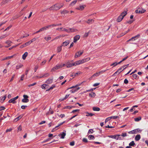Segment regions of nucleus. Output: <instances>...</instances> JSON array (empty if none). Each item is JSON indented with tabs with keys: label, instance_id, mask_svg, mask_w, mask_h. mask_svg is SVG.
<instances>
[{
	"label": "nucleus",
	"instance_id": "f257e3e1",
	"mask_svg": "<svg viewBox=\"0 0 148 148\" xmlns=\"http://www.w3.org/2000/svg\"><path fill=\"white\" fill-rule=\"evenodd\" d=\"M127 12L126 11H125L122 12L117 18L116 19V21L118 22H121L123 19V18L127 14Z\"/></svg>",
	"mask_w": 148,
	"mask_h": 148
},
{
	"label": "nucleus",
	"instance_id": "f03ea898",
	"mask_svg": "<svg viewBox=\"0 0 148 148\" xmlns=\"http://www.w3.org/2000/svg\"><path fill=\"white\" fill-rule=\"evenodd\" d=\"M72 88H73V89L70 90V92L72 93H75L80 88V87H78L77 85L76 86H73L69 88L71 89Z\"/></svg>",
	"mask_w": 148,
	"mask_h": 148
},
{
	"label": "nucleus",
	"instance_id": "7ed1b4c3",
	"mask_svg": "<svg viewBox=\"0 0 148 148\" xmlns=\"http://www.w3.org/2000/svg\"><path fill=\"white\" fill-rule=\"evenodd\" d=\"M78 61H77L74 63H71L70 62H68L66 63V67L67 68H70L73 66H76L79 65L78 64Z\"/></svg>",
	"mask_w": 148,
	"mask_h": 148
},
{
	"label": "nucleus",
	"instance_id": "20e7f679",
	"mask_svg": "<svg viewBox=\"0 0 148 148\" xmlns=\"http://www.w3.org/2000/svg\"><path fill=\"white\" fill-rule=\"evenodd\" d=\"M62 31H65L68 33L76 32L77 31V30L74 28H69L67 29L65 28H63Z\"/></svg>",
	"mask_w": 148,
	"mask_h": 148
},
{
	"label": "nucleus",
	"instance_id": "39448f33",
	"mask_svg": "<svg viewBox=\"0 0 148 148\" xmlns=\"http://www.w3.org/2000/svg\"><path fill=\"white\" fill-rule=\"evenodd\" d=\"M62 6V5L61 4H57L51 6V8L53 9H59L61 8Z\"/></svg>",
	"mask_w": 148,
	"mask_h": 148
},
{
	"label": "nucleus",
	"instance_id": "423d86ee",
	"mask_svg": "<svg viewBox=\"0 0 148 148\" xmlns=\"http://www.w3.org/2000/svg\"><path fill=\"white\" fill-rule=\"evenodd\" d=\"M62 68V64H57L51 70V71H54Z\"/></svg>",
	"mask_w": 148,
	"mask_h": 148
},
{
	"label": "nucleus",
	"instance_id": "0eeeda50",
	"mask_svg": "<svg viewBox=\"0 0 148 148\" xmlns=\"http://www.w3.org/2000/svg\"><path fill=\"white\" fill-rule=\"evenodd\" d=\"M90 58H86L82 59L81 60H79L78 61V64L79 65L84 63L86 62H87L90 60Z\"/></svg>",
	"mask_w": 148,
	"mask_h": 148
},
{
	"label": "nucleus",
	"instance_id": "6e6552de",
	"mask_svg": "<svg viewBox=\"0 0 148 148\" xmlns=\"http://www.w3.org/2000/svg\"><path fill=\"white\" fill-rule=\"evenodd\" d=\"M24 98L22 99V101L23 103H27L29 102V100L28 99V96L26 95H23Z\"/></svg>",
	"mask_w": 148,
	"mask_h": 148
},
{
	"label": "nucleus",
	"instance_id": "1a4fd4ad",
	"mask_svg": "<svg viewBox=\"0 0 148 148\" xmlns=\"http://www.w3.org/2000/svg\"><path fill=\"white\" fill-rule=\"evenodd\" d=\"M18 98V96H17L16 97L12 98L10 99L9 101V102L10 103H15V101Z\"/></svg>",
	"mask_w": 148,
	"mask_h": 148
},
{
	"label": "nucleus",
	"instance_id": "9d476101",
	"mask_svg": "<svg viewBox=\"0 0 148 148\" xmlns=\"http://www.w3.org/2000/svg\"><path fill=\"white\" fill-rule=\"evenodd\" d=\"M70 42L69 40H67L65 42H63L61 46L62 47H65L68 45L70 43Z\"/></svg>",
	"mask_w": 148,
	"mask_h": 148
},
{
	"label": "nucleus",
	"instance_id": "9b49d317",
	"mask_svg": "<svg viewBox=\"0 0 148 148\" xmlns=\"http://www.w3.org/2000/svg\"><path fill=\"white\" fill-rule=\"evenodd\" d=\"M83 53V51H82L81 52L78 51L77 53L75 55V58H77L78 57L80 56L81 55H82Z\"/></svg>",
	"mask_w": 148,
	"mask_h": 148
},
{
	"label": "nucleus",
	"instance_id": "f8f14e48",
	"mask_svg": "<svg viewBox=\"0 0 148 148\" xmlns=\"http://www.w3.org/2000/svg\"><path fill=\"white\" fill-rule=\"evenodd\" d=\"M80 38V36L79 35H77L74 38L73 42H76Z\"/></svg>",
	"mask_w": 148,
	"mask_h": 148
},
{
	"label": "nucleus",
	"instance_id": "ddd939ff",
	"mask_svg": "<svg viewBox=\"0 0 148 148\" xmlns=\"http://www.w3.org/2000/svg\"><path fill=\"white\" fill-rule=\"evenodd\" d=\"M66 135V134L64 132L61 133L60 134L58 135V136L60 137L62 139H64V138L65 136Z\"/></svg>",
	"mask_w": 148,
	"mask_h": 148
},
{
	"label": "nucleus",
	"instance_id": "4468645a",
	"mask_svg": "<svg viewBox=\"0 0 148 148\" xmlns=\"http://www.w3.org/2000/svg\"><path fill=\"white\" fill-rule=\"evenodd\" d=\"M146 11V10H136L135 12L136 13L142 14L145 12Z\"/></svg>",
	"mask_w": 148,
	"mask_h": 148
},
{
	"label": "nucleus",
	"instance_id": "2eb2a0df",
	"mask_svg": "<svg viewBox=\"0 0 148 148\" xmlns=\"http://www.w3.org/2000/svg\"><path fill=\"white\" fill-rule=\"evenodd\" d=\"M49 86L46 84H44L41 85V87L42 89H45L46 88L49 89Z\"/></svg>",
	"mask_w": 148,
	"mask_h": 148
},
{
	"label": "nucleus",
	"instance_id": "dca6fc26",
	"mask_svg": "<svg viewBox=\"0 0 148 148\" xmlns=\"http://www.w3.org/2000/svg\"><path fill=\"white\" fill-rule=\"evenodd\" d=\"M100 74L99 72H97L93 74L90 77L91 78H92L93 77H98L100 75Z\"/></svg>",
	"mask_w": 148,
	"mask_h": 148
},
{
	"label": "nucleus",
	"instance_id": "f3484780",
	"mask_svg": "<svg viewBox=\"0 0 148 148\" xmlns=\"http://www.w3.org/2000/svg\"><path fill=\"white\" fill-rule=\"evenodd\" d=\"M108 137H109L112 138H114L116 140H118V138H117V135H111L108 136Z\"/></svg>",
	"mask_w": 148,
	"mask_h": 148
},
{
	"label": "nucleus",
	"instance_id": "a211bd4d",
	"mask_svg": "<svg viewBox=\"0 0 148 148\" xmlns=\"http://www.w3.org/2000/svg\"><path fill=\"white\" fill-rule=\"evenodd\" d=\"M81 73V72L80 71H78L76 73H73L71 75V77H74L76 76L77 75L80 74Z\"/></svg>",
	"mask_w": 148,
	"mask_h": 148
},
{
	"label": "nucleus",
	"instance_id": "6ab92c4d",
	"mask_svg": "<svg viewBox=\"0 0 148 148\" xmlns=\"http://www.w3.org/2000/svg\"><path fill=\"white\" fill-rule=\"evenodd\" d=\"M62 46L61 45L60 46L58 47H57V51L58 53L60 52L61 51L62 49Z\"/></svg>",
	"mask_w": 148,
	"mask_h": 148
},
{
	"label": "nucleus",
	"instance_id": "aec40b11",
	"mask_svg": "<svg viewBox=\"0 0 148 148\" xmlns=\"http://www.w3.org/2000/svg\"><path fill=\"white\" fill-rule=\"evenodd\" d=\"M140 138V134H138L136 135L135 137V140L136 141L139 140Z\"/></svg>",
	"mask_w": 148,
	"mask_h": 148
},
{
	"label": "nucleus",
	"instance_id": "412c9836",
	"mask_svg": "<svg viewBox=\"0 0 148 148\" xmlns=\"http://www.w3.org/2000/svg\"><path fill=\"white\" fill-rule=\"evenodd\" d=\"M53 82L52 79H49L46 82V83L48 84H50Z\"/></svg>",
	"mask_w": 148,
	"mask_h": 148
},
{
	"label": "nucleus",
	"instance_id": "4be33fe9",
	"mask_svg": "<svg viewBox=\"0 0 148 148\" xmlns=\"http://www.w3.org/2000/svg\"><path fill=\"white\" fill-rule=\"evenodd\" d=\"M28 55V53L27 52H25V53L22 56V58L23 60H25L26 57Z\"/></svg>",
	"mask_w": 148,
	"mask_h": 148
},
{
	"label": "nucleus",
	"instance_id": "5701e85b",
	"mask_svg": "<svg viewBox=\"0 0 148 148\" xmlns=\"http://www.w3.org/2000/svg\"><path fill=\"white\" fill-rule=\"evenodd\" d=\"M68 12L66 10H63L61 11V13L62 15H65L68 13Z\"/></svg>",
	"mask_w": 148,
	"mask_h": 148
},
{
	"label": "nucleus",
	"instance_id": "b1692460",
	"mask_svg": "<svg viewBox=\"0 0 148 148\" xmlns=\"http://www.w3.org/2000/svg\"><path fill=\"white\" fill-rule=\"evenodd\" d=\"M94 21V20L92 19H88L86 22L88 24L92 23Z\"/></svg>",
	"mask_w": 148,
	"mask_h": 148
},
{
	"label": "nucleus",
	"instance_id": "393cba45",
	"mask_svg": "<svg viewBox=\"0 0 148 148\" xmlns=\"http://www.w3.org/2000/svg\"><path fill=\"white\" fill-rule=\"evenodd\" d=\"M134 134L138 133L139 132H140L141 130L139 129H137L134 130Z\"/></svg>",
	"mask_w": 148,
	"mask_h": 148
},
{
	"label": "nucleus",
	"instance_id": "a878e982",
	"mask_svg": "<svg viewBox=\"0 0 148 148\" xmlns=\"http://www.w3.org/2000/svg\"><path fill=\"white\" fill-rule=\"evenodd\" d=\"M49 28L48 26L43 27L40 29V31L41 32L46 30L47 29Z\"/></svg>",
	"mask_w": 148,
	"mask_h": 148
},
{
	"label": "nucleus",
	"instance_id": "bb28decb",
	"mask_svg": "<svg viewBox=\"0 0 148 148\" xmlns=\"http://www.w3.org/2000/svg\"><path fill=\"white\" fill-rule=\"evenodd\" d=\"M13 57V56H8L5 57V58H3L2 59V60H8L9 59L12 58Z\"/></svg>",
	"mask_w": 148,
	"mask_h": 148
},
{
	"label": "nucleus",
	"instance_id": "cd10ccee",
	"mask_svg": "<svg viewBox=\"0 0 148 148\" xmlns=\"http://www.w3.org/2000/svg\"><path fill=\"white\" fill-rule=\"evenodd\" d=\"M9 1H10L9 0H3L2 2L1 3V5L5 4Z\"/></svg>",
	"mask_w": 148,
	"mask_h": 148
},
{
	"label": "nucleus",
	"instance_id": "c85d7f7f",
	"mask_svg": "<svg viewBox=\"0 0 148 148\" xmlns=\"http://www.w3.org/2000/svg\"><path fill=\"white\" fill-rule=\"evenodd\" d=\"M9 35V34H5L2 35L0 37V38L1 39H3V38H5L6 37H7V36H8Z\"/></svg>",
	"mask_w": 148,
	"mask_h": 148
},
{
	"label": "nucleus",
	"instance_id": "c756f323",
	"mask_svg": "<svg viewBox=\"0 0 148 148\" xmlns=\"http://www.w3.org/2000/svg\"><path fill=\"white\" fill-rule=\"evenodd\" d=\"M117 136L118 140H121L123 139V138L121 134H118Z\"/></svg>",
	"mask_w": 148,
	"mask_h": 148
},
{
	"label": "nucleus",
	"instance_id": "7c9ffc66",
	"mask_svg": "<svg viewBox=\"0 0 148 148\" xmlns=\"http://www.w3.org/2000/svg\"><path fill=\"white\" fill-rule=\"evenodd\" d=\"M23 66V65L21 64L17 65L16 66V69H18L19 68H21Z\"/></svg>",
	"mask_w": 148,
	"mask_h": 148
},
{
	"label": "nucleus",
	"instance_id": "2f4dec72",
	"mask_svg": "<svg viewBox=\"0 0 148 148\" xmlns=\"http://www.w3.org/2000/svg\"><path fill=\"white\" fill-rule=\"evenodd\" d=\"M93 110L94 111H99L100 109L98 107H94L93 108Z\"/></svg>",
	"mask_w": 148,
	"mask_h": 148
},
{
	"label": "nucleus",
	"instance_id": "473e14b6",
	"mask_svg": "<svg viewBox=\"0 0 148 148\" xmlns=\"http://www.w3.org/2000/svg\"><path fill=\"white\" fill-rule=\"evenodd\" d=\"M5 43L8 45V46H5L6 47H8L9 46H10L11 45V42L9 41H7L5 42Z\"/></svg>",
	"mask_w": 148,
	"mask_h": 148
},
{
	"label": "nucleus",
	"instance_id": "72a5a7b5",
	"mask_svg": "<svg viewBox=\"0 0 148 148\" xmlns=\"http://www.w3.org/2000/svg\"><path fill=\"white\" fill-rule=\"evenodd\" d=\"M77 1V0H75L74 1H73L70 4L71 6H72L75 4Z\"/></svg>",
	"mask_w": 148,
	"mask_h": 148
},
{
	"label": "nucleus",
	"instance_id": "f704fd0d",
	"mask_svg": "<svg viewBox=\"0 0 148 148\" xmlns=\"http://www.w3.org/2000/svg\"><path fill=\"white\" fill-rule=\"evenodd\" d=\"M47 62V60H44L40 64V66H42L45 64L46 62Z\"/></svg>",
	"mask_w": 148,
	"mask_h": 148
},
{
	"label": "nucleus",
	"instance_id": "c9c22d12",
	"mask_svg": "<svg viewBox=\"0 0 148 148\" xmlns=\"http://www.w3.org/2000/svg\"><path fill=\"white\" fill-rule=\"evenodd\" d=\"M49 75V74L48 73H46V74H45L43 76L39 77H38V78H42V77H47Z\"/></svg>",
	"mask_w": 148,
	"mask_h": 148
},
{
	"label": "nucleus",
	"instance_id": "e433bc0d",
	"mask_svg": "<svg viewBox=\"0 0 148 148\" xmlns=\"http://www.w3.org/2000/svg\"><path fill=\"white\" fill-rule=\"evenodd\" d=\"M141 117H139L138 118H136L134 119V120L136 122H138L141 120Z\"/></svg>",
	"mask_w": 148,
	"mask_h": 148
},
{
	"label": "nucleus",
	"instance_id": "4c0bfd02",
	"mask_svg": "<svg viewBox=\"0 0 148 148\" xmlns=\"http://www.w3.org/2000/svg\"><path fill=\"white\" fill-rule=\"evenodd\" d=\"M55 85H53L50 88L47 90H46V91H48L49 90H50L52 89L53 88H55Z\"/></svg>",
	"mask_w": 148,
	"mask_h": 148
},
{
	"label": "nucleus",
	"instance_id": "58836bf2",
	"mask_svg": "<svg viewBox=\"0 0 148 148\" xmlns=\"http://www.w3.org/2000/svg\"><path fill=\"white\" fill-rule=\"evenodd\" d=\"M51 38V37L49 36H48L47 37H45L44 38V39L47 41L50 40Z\"/></svg>",
	"mask_w": 148,
	"mask_h": 148
},
{
	"label": "nucleus",
	"instance_id": "ea45409f",
	"mask_svg": "<svg viewBox=\"0 0 148 148\" xmlns=\"http://www.w3.org/2000/svg\"><path fill=\"white\" fill-rule=\"evenodd\" d=\"M69 95H66L65 97L64 98H63V99H62L60 100H61V101H62L64 100H65L66 99L69 97Z\"/></svg>",
	"mask_w": 148,
	"mask_h": 148
},
{
	"label": "nucleus",
	"instance_id": "a19ab883",
	"mask_svg": "<svg viewBox=\"0 0 148 148\" xmlns=\"http://www.w3.org/2000/svg\"><path fill=\"white\" fill-rule=\"evenodd\" d=\"M135 145V143L134 141H132L129 144L130 146H133Z\"/></svg>",
	"mask_w": 148,
	"mask_h": 148
},
{
	"label": "nucleus",
	"instance_id": "79ce46f5",
	"mask_svg": "<svg viewBox=\"0 0 148 148\" xmlns=\"http://www.w3.org/2000/svg\"><path fill=\"white\" fill-rule=\"evenodd\" d=\"M88 138L90 139H92L95 138L94 136L92 135H90L88 136Z\"/></svg>",
	"mask_w": 148,
	"mask_h": 148
},
{
	"label": "nucleus",
	"instance_id": "37998d69",
	"mask_svg": "<svg viewBox=\"0 0 148 148\" xmlns=\"http://www.w3.org/2000/svg\"><path fill=\"white\" fill-rule=\"evenodd\" d=\"M94 115V114L92 113H87V114L86 115V116H92Z\"/></svg>",
	"mask_w": 148,
	"mask_h": 148
},
{
	"label": "nucleus",
	"instance_id": "c03bdc74",
	"mask_svg": "<svg viewBox=\"0 0 148 148\" xmlns=\"http://www.w3.org/2000/svg\"><path fill=\"white\" fill-rule=\"evenodd\" d=\"M22 117V116H19L18 117H17L15 119L14 121H17L18 120L20 119Z\"/></svg>",
	"mask_w": 148,
	"mask_h": 148
},
{
	"label": "nucleus",
	"instance_id": "a18cd8bd",
	"mask_svg": "<svg viewBox=\"0 0 148 148\" xmlns=\"http://www.w3.org/2000/svg\"><path fill=\"white\" fill-rule=\"evenodd\" d=\"M123 138L127 136V134L126 133H123L121 134Z\"/></svg>",
	"mask_w": 148,
	"mask_h": 148
},
{
	"label": "nucleus",
	"instance_id": "49530a36",
	"mask_svg": "<svg viewBox=\"0 0 148 148\" xmlns=\"http://www.w3.org/2000/svg\"><path fill=\"white\" fill-rule=\"evenodd\" d=\"M122 71H117L116 72H115L113 75V76H115V75L116 74H119L121 72H122Z\"/></svg>",
	"mask_w": 148,
	"mask_h": 148
},
{
	"label": "nucleus",
	"instance_id": "de8ad7c7",
	"mask_svg": "<svg viewBox=\"0 0 148 148\" xmlns=\"http://www.w3.org/2000/svg\"><path fill=\"white\" fill-rule=\"evenodd\" d=\"M95 94L94 93L91 92L90 94V95L92 97H94L95 96Z\"/></svg>",
	"mask_w": 148,
	"mask_h": 148
},
{
	"label": "nucleus",
	"instance_id": "09e8293b",
	"mask_svg": "<svg viewBox=\"0 0 148 148\" xmlns=\"http://www.w3.org/2000/svg\"><path fill=\"white\" fill-rule=\"evenodd\" d=\"M86 6L85 5H81L80 6V8L81 9H84L86 8Z\"/></svg>",
	"mask_w": 148,
	"mask_h": 148
},
{
	"label": "nucleus",
	"instance_id": "8fccbe9b",
	"mask_svg": "<svg viewBox=\"0 0 148 148\" xmlns=\"http://www.w3.org/2000/svg\"><path fill=\"white\" fill-rule=\"evenodd\" d=\"M111 119V118H110V117H108L106 118L105 121V122L106 123V122H107L108 121H109Z\"/></svg>",
	"mask_w": 148,
	"mask_h": 148
},
{
	"label": "nucleus",
	"instance_id": "3c124183",
	"mask_svg": "<svg viewBox=\"0 0 148 148\" xmlns=\"http://www.w3.org/2000/svg\"><path fill=\"white\" fill-rule=\"evenodd\" d=\"M94 132V131L92 129H90L89 130L88 132V134H92Z\"/></svg>",
	"mask_w": 148,
	"mask_h": 148
},
{
	"label": "nucleus",
	"instance_id": "603ef678",
	"mask_svg": "<svg viewBox=\"0 0 148 148\" xmlns=\"http://www.w3.org/2000/svg\"><path fill=\"white\" fill-rule=\"evenodd\" d=\"M108 70V69H107L106 70H102V71H101L99 72V73L100 74H101L105 72L107 70Z\"/></svg>",
	"mask_w": 148,
	"mask_h": 148
},
{
	"label": "nucleus",
	"instance_id": "864d4df0",
	"mask_svg": "<svg viewBox=\"0 0 148 148\" xmlns=\"http://www.w3.org/2000/svg\"><path fill=\"white\" fill-rule=\"evenodd\" d=\"M117 64H118L116 62H114V63H113L112 64H111L110 65V66H116Z\"/></svg>",
	"mask_w": 148,
	"mask_h": 148
},
{
	"label": "nucleus",
	"instance_id": "5fc2aeb1",
	"mask_svg": "<svg viewBox=\"0 0 148 148\" xmlns=\"http://www.w3.org/2000/svg\"><path fill=\"white\" fill-rule=\"evenodd\" d=\"M6 96H5L3 97L1 99V102H3V101L5 100V99Z\"/></svg>",
	"mask_w": 148,
	"mask_h": 148
},
{
	"label": "nucleus",
	"instance_id": "6e6d98bb",
	"mask_svg": "<svg viewBox=\"0 0 148 148\" xmlns=\"http://www.w3.org/2000/svg\"><path fill=\"white\" fill-rule=\"evenodd\" d=\"M21 130L22 127L21 125H20L18 128V131H21Z\"/></svg>",
	"mask_w": 148,
	"mask_h": 148
},
{
	"label": "nucleus",
	"instance_id": "4d7b16f0",
	"mask_svg": "<svg viewBox=\"0 0 148 148\" xmlns=\"http://www.w3.org/2000/svg\"><path fill=\"white\" fill-rule=\"evenodd\" d=\"M36 83L35 82V83H34L32 84H30V85H29L28 86L29 87H30L31 86H34V85H36Z\"/></svg>",
	"mask_w": 148,
	"mask_h": 148
},
{
	"label": "nucleus",
	"instance_id": "13d9d810",
	"mask_svg": "<svg viewBox=\"0 0 148 148\" xmlns=\"http://www.w3.org/2000/svg\"><path fill=\"white\" fill-rule=\"evenodd\" d=\"M139 35H138L134 37H133V38H134V40H136L139 37Z\"/></svg>",
	"mask_w": 148,
	"mask_h": 148
},
{
	"label": "nucleus",
	"instance_id": "bf43d9fd",
	"mask_svg": "<svg viewBox=\"0 0 148 148\" xmlns=\"http://www.w3.org/2000/svg\"><path fill=\"white\" fill-rule=\"evenodd\" d=\"M118 116H110V118H111V119H117V118H118Z\"/></svg>",
	"mask_w": 148,
	"mask_h": 148
},
{
	"label": "nucleus",
	"instance_id": "052dcab7",
	"mask_svg": "<svg viewBox=\"0 0 148 148\" xmlns=\"http://www.w3.org/2000/svg\"><path fill=\"white\" fill-rule=\"evenodd\" d=\"M89 34V33L88 32H87V33H86L84 36V37H87L88 36Z\"/></svg>",
	"mask_w": 148,
	"mask_h": 148
},
{
	"label": "nucleus",
	"instance_id": "680f3d73",
	"mask_svg": "<svg viewBox=\"0 0 148 148\" xmlns=\"http://www.w3.org/2000/svg\"><path fill=\"white\" fill-rule=\"evenodd\" d=\"M75 145V142L74 141H72L70 143V145L71 146H73Z\"/></svg>",
	"mask_w": 148,
	"mask_h": 148
},
{
	"label": "nucleus",
	"instance_id": "e2e57ef3",
	"mask_svg": "<svg viewBox=\"0 0 148 148\" xmlns=\"http://www.w3.org/2000/svg\"><path fill=\"white\" fill-rule=\"evenodd\" d=\"M56 26V25L52 24V25H48V28H49V27H54V26Z\"/></svg>",
	"mask_w": 148,
	"mask_h": 148
},
{
	"label": "nucleus",
	"instance_id": "0e129e2a",
	"mask_svg": "<svg viewBox=\"0 0 148 148\" xmlns=\"http://www.w3.org/2000/svg\"><path fill=\"white\" fill-rule=\"evenodd\" d=\"M32 42V41H29L26 42L27 45L28 46Z\"/></svg>",
	"mask_w": 148,
	"mask_h": 148
},
{
	"label": "nucleus",
	"instance_id": "69168bd1",
	"mask_svg": "<svg viewBox=\"0 0 148 148\" xmlns=\"http://www.w3.org/2000/svg\"><path fill=\"white\" fill-rule=\"evenodd\" d=\"M25 76L24 74H23L21 76V78L20 79V80L23 81V78Z\"/></svg>",
	"mask_w": 148,
	"mask_h": 148
},
{
	"label": "nucleus",
	"instance_id": "338daca9",
	"mask_svg": "<svg viewBox=\"0 0 148 148\" xmlns=\"http://www.w3.org/2000/svg\"><path fill=\"white\" fill-rule=\"evenodd\" d=\"M58 130V129L57 128V127H56V126L53 129H52V130L51 131V132H54L56 131V130Z\"/></svg>",
	"mask_w": 148,
	"mask_h": 148
},
{
	"label": "nucleus",
	"instance_id": "774afa93",
	"mask_svg": "<svg viewBox=\"0 0 148 148\" xmlns=\"http://www.w3.org/2000/svg\"><path fill=\"white\" fill-rule=\"evenodd\" d=\"M5 109V108L3 106H1L0 107V111H1L3 110H4Z\"/></svg>",
	"mask_w": 148,
	"mask_h": 148
}]
</instances>
